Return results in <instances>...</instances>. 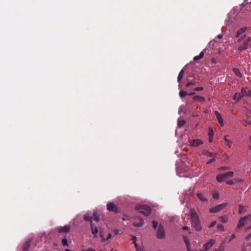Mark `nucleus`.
<instances>
[{
  "label": "nucleus",
  "mask_w": 251,
  "mask_h": 251,
  "mask_svg": "<svg viewBox=\"0 0 251 251\" xmlns=\"http://www.w3.org/2000/svg\"><path fill=\"white\" fill-rule=\"evenodd\" d=\"M190 214L192 226L194 227L196 231H201V226L199 216L196 211L194 209H190Z\"/></svg>",
  "instance_id": "f257e3e1"
},
{
  "label": "nucleus",
  "mask_w": 251,
  "mask_h": 251,
  "mask_svg": "<svg viewBox=\"0 0 251 251\" xmlns=\"http://www.w3.org/2000/svg\"><path fill=\"white\" fill-rule=\"evenodd\" d=\"M251 41V37L246 34L241 36L239 37L238 42L239 43L238 50H246Z\"/></svg>",
  "instance_id": "f03ea898"
},
{
  "label": "nucleus",
  "mask_w": 251,
  "mask_h": 251,
  "mask_svg": "<svg viewBox=\"0 0 251 251\" xmlns=\"http://www.w3.org/2000/svg\"><path fill=\"white\" fill-rule=\"evenodd\" d=\"M249 223H251V226L248 227V229L251 228V214H248L245 217L241 218L238 221L237 228L242 227Z\"/></svg>",
  "instance_id": "7ed1b4c3"
},
{
  "label": "nucleus",
  "mask_w": 251,
  "mask_h": 251,
  "mask_svg": "<svg viewBox=\"0 0 251 251\" xmlns=\"http://www.w3.org/2000/svg\"><path fill=\"white\" fill-rule=\"evenodd\" d=\"M136 209L138 211L139 213H142L146 216L149 215L151 211L150 206L147 205H138L136 207Z\"/></svg>",
  "instance_id": "20e7f679"
},
{
  "label": "nucleus",
  "mask_w": 251,
  "mask_h": 251,
  "mask_svg": "<svg viewBox=\"0 0 251 251\" xmlns=\"http://www.w3.org/2000/svg\"><path fill=\"white\" fill-rule=\"evenodd\" d=\"M233 175L234 173L232 171L223 174H220L217 176L216 180L219 182H222L227 178L232 177L233 176Z\"/></svg>",
  "instance_id": "39448f33"
},
{
  "label": "nucleus",
  "mask_w": 251,
  "mask_h": 251,
  "mask_svg": "<svg viewBox=\"0 0 251 251\" xmlns=\"http://www.w3.org/2000/svg\"><path fill=\"white\" fill-rule=\"evenodd\" d=\"M228 205V203H223L215 206L209 209L210 213H216L223 210L224 208L226 207Z\"/></svg>",
  "instance_id": "423d86ee"
},
{
  "label": "nucleus",
  "mask_w": 251,
  "mask_h": 251,
  "mask_svg": "<svg viewBox=\"0 0 251 251\" xmlns=\"http://www.w3.org/2000/svg\"><path fill=\"white\" fill-rule=\"evenodd\" d=\"M157 238L159 239H164L165 237V231L162 226H159L156 233Z\"/></svg>",
  "instance_id": "0eeeda50"
},
{
  "label": "nucleus",
  "mask_w": 251,
  "mask_h": 251,
  "mask_svg": "<svg viewBox=\"0 0 251 251\" xmlns=\"http://www.w3.org/2000/svg\"><path fill=\"white\" fill-rule=\"evenodd\" d=\"M189 143L191 147H197L203 144V142L199 139L189 140Z\"/></svg>",
  "instance_id": "6e6552de"
},
{
  "label": "nucleus",
  "mask_w": 251,
  "mask_h": 251,
  "mask_svg": "<svg viewBox=\"0 0 251 251\" xmlns=\"http://www.w3.org/2000/svg\"><path fill=\"white\" fill-rule=\"evenodd\" d=\"M107 209L109 211H112L115 213L118 212V208L117 207L116 205L113 202L108 203L107 204Z\"/></svg>",
  "instance_id": "1a4fd4ad"
},
{
  "label": "nucleus",
  "mask_w": 251,
  "mask_h": 251,
  "mask_svg": "<svg viewBox=\"0 0 251 251\" xmlns=\"http://www.w3.org/2000/svg\"><path fill=\"white\" fill-rule=\"evenodd\" d=\"M216 243V240L213 239H211L204 245V249L205 251H207L210 249Z\"/></svg>",
  "instance_id": "9d476101"
},
{
  "label": "nucleus",
  "mask_w": 251,
  "mask_h": 251,
  "mask_svg": "<svg viewBox=\"0 0 251 251\" xmlns=\"http://www.w3.org/2000/svg\"><path fill=\"white\" fill-rule=\"evenodd\" d=\"M71 226L66 225L64 226H60L57 228V231L60 233H67L70 230Z\"/></svg>",
  "instance_id": "9b49d317"
},
{
  "label": "nucleus",
  "mask_w": 251,
  "mask_h": 251,
  "mask_svg": "<svg viewBox=\"0 0 251 251\" xmlns=\"http://www.w3.org/2000/svg\"><path fill=\"white\" fill-rule=\"evenodd\" d=\"M245 91L244 90V88H243L241 90V91L240 93H236L234 96V100H236V101H239L241 99L245 96Z\"/></svg>",
  "instance_id": "f8f14e48"
},
{
  "label": "nucleus",
  "mask_w": 251,
  "mask_h": 251,
  "mask_svg": "<svg viewBox=\"0 0 251 251\" xmlns=\"http://www.w3.org/2000/svg\"><path fill=\"white\" fill-rule=\"evenodd\" d=\"M215 115L216 116V118L218 120L219 123L220 124V125L221 126H224V122H223V118H222L221 115L217 111H215Z\"/></svg>",
  "instance_id": "ddd939ff"
},
{
  "label": "nucleus",
  "mask_w": 251,
  "mask_h": 251,
  "mask_svg": "<svg viewBox=\"0 0 251 251\" xmlns=\"http://www.w3.org/2000/svg\"><path fill=\"white\" fill-rule=\"evenodd\" d=\"M135 220L137 221V222H134L133 223V225L135 226H141L143 224V221L142 219H141V218H136Z\"/></svg>",
  "instance_id": "4468645a"
},
{
  "label": "nucleus",
  "mask_w": 251,
  "mask_h": 251,
  "mask_svg": "<svg viewBox=\"0 0 251 251\" xmlns=\"http://www.w3.org/2000/svg\"><path fill=\"white\" fill-rule=\"evenodd\" d=\"M30 244H31L30 240H28L26 242H25L23 246V250L24 251H27L29 249Z\"/></svg>",
  "instance_id": "2eb2a0df"
},
{
  "label": "nucleus",
  "mask_w": 251,
  "mask_h": 251,
  "mask_svg": "<svg viewBox=\"0 0 251 251\" xmlns=\"http://www.w3.org/2000/svg\"><path fill=\"white\" fill-rule=\"evenodd\" d=\"M193 99L194 100H196L201 103H203L205 101L204 98L202 96H196Z\"/></svg>",
  "instance_id": "dca6fc26"
},
{
  "label": "nucleus",
  "mask_w": 251,
  "mask_h": 251,
  "mask_svg": "<svg viewBox=\"0 0 251 251\" xmlns=\"http://www.w3.org/2000/svg\"><path fill=\"white\" fill-rule=\"evenodd\" d=\"M224 141L226 143V145L229 148H231L232 145V141L227 138L226 136L224 137Z\"/></svg>",
  "instance_id": "f3484780"
},
{
  "label": "nucleus",
  "mask_w": 251,
  "mask_h": 251,
  "mask_svg": "<svg viewBox=\"0 0 251 251\" xmlns=\"http://www.w3.org/2000/svg\"><path fill=\"white\" fill-rule=\"evenodd\" d=\"M205 50V49L202 51L198 55L195 56L193 58L194 61H197L202 58L204 56V52Z\"/></svg>",
  "instance_id": "a211bd4d"
},
{
  "label": "nucleus",
  "mask_w": 251,
  "mask_h": 251,
  "mask_svg": "<svg viewBox=\"0 0 251 251\" xmlns=\"http://www.w3.org/2000/svg\"><path fill=\"white\" fill-rule=\"evenodd\" d=\"M219 219L222 223H226L228 221V217L227 215H224L219 217Z\"/></svg>",
  "instance_id": "6ab92c4d"
},
{
  "label": "nucleus",
  "mask_w": 251,
  "mask_h": 251,
  "mask_svg": "<svg viewBox=\"0 0 251 251\" xmlns=\"http://www.w3.org/2000/svg\"><path fill=\"white\" fill-rule=\"evenodd\" d=\"M91 230L92 233L94 235V237L96 238L97 236V233H98V228L97 227H93L92 223H91Z\"/></svg>",
  "instance_id": "aec40b11"
},
{
  "label": "nucleus",
  "mask_w": 251,
  "mask_h": 251,
  "mask_svg": "<svg viewBox=\"0 0 251 251\" xmlns=\"http://www.w3.org/2000/svg\"><path fill=\"white\" fill-rule=\"evenodd\" d=\"M233 71L234 72L235 74L237 76H238L239 77H241L242 76V74L241 73L240 71H239V70L238 69H237V68H233Z\"/></svg>",
  "instance_id": "412c9836"
},
{
  "label": "nucleus",
  "mask_w": 251,
  "mask_h": 251,
  "mask_svg": "<svg viewBox=\"0 0 251 251\" xmlns=\"http://www.w3.org/2000/svg\"><path fill=\"white\" fill-rule=\"evenodd\" d=\"M197 197L198 198L202 201H207V199L205 198L203 194L201 193H198L197 194Z\"/></svg>",
  "instance_id": "4be33fe9"
},
{
  "label": "nucleus",
  "mask_w": 251,
  "mask_h": 251,
  "mask_svg": "<svg viewBox=\"0 0 251 251\" xmlns=\"http://www.w3.org/2000/svg\"><path fill=\"white\" fill-rule=\"evenodd\" d=\"M203 154L205 156H207L208 157H214L215 156V153L210 152L208 151H204L203 152Z\"/></svg>",
  "instance_id": "5701e85b"
},
{
  "label": "nucleus",
  "mask_w": 251,
  "mask_h": 251,
  "mask_svg": "<svg viewBox=\"0 0 251 251\" xmlns=\"http://www.w3.org/2000/svg\"><path fill=\"white\" fill-rule=\"evenodd\" d=\"M183 75H184V71L183 70H182L179 72L178 77H177V81L178 82H180L181 80L182 77H183Z\"/></svg>",
  "instance_id": "b1692460"
},
{
  "label": "nucleus",
  "mask_w": 251,
  "mask_h": 251,
  "mask_svg": "<svg viewBox=\"0 0 251 251\" xmlns=\"http://www.w3.org/2000/svg\"><path fill=\"white\" fill-rule=\"evenodd\" d=\"M217 228L218 231L223 232L225 230L224 226L222 224H218Z\"/></svg>",
  "instance_id": "393cba45"
},
{
  "label": "nucleus",
  "mask_w": 251,
  "mask_h": 251,
  "mask_svg": "<svg viewBox=\"0 0 251 251\" xmlns=\"http://www.w3.org/2000/svg\"><path fill=\"white\" fill-rule=\"evenodd\" d=\"M185 122L184 120L179 119L177 121L178 126L181 127L185 124Z\"/></svg>",
  "instance_id": "a878e982"
},
{
  "label": "nucleus",
  "mask_w": 251,
  "mask_h": 251,
  "mask_svg": "<svg viewBox=\"0 0 251 251\" xmlns=\"http://www.w3.org/2000/svg\"><path fill=\"white\" fill-rule=\"evenodd\" d=\"M84 219L86 221H90L92 223V217H90L88 214H86L84 217Z\"/></svg>",
  "instance_id": "bb28decb"
},
{
  "label": "nucleus",
  "mask_w": 251,
  "mask_h": 251,
  "mask_svg": "<svg viewBox=\"0 0 251 251\" xmlns=\"http://www.w3.org/2000/svg\"><path fill=\"white\" fill-rule=\"evenodd\" d=\"M137 251H145V249L143 246H138L137 244H135V246Z\"/></svg>",
  "instance_id": "cd10ccee"
},
{
  "label": "nucleus",
  "mask_w": 251,
  "mask_h": 251,
  "mask_svg": "<svg viewBox=\"0 0 251 251\" xmlns=\"http://www.w3.org/2000/svg\"><path fill=\"white\" fill-rule=\"evenodd\" d=\"M187 95V93L186 92L184 91H183V90H180L179 91V95L180 97L181 98H183L185 96H186V95Z\"/></svg>",
  "instance_id": "c85d7f7f"
},
{
  "label": "nucleus",
  "mask_w": 251,
  "mask_h": 251,
  "mask_svg": "<svg viewBox=\"0 0 251 251\" xmlns=\"http://www.w3.org/2000/svg\"><path fill=\"white\" fill-rule=\"evenodd\" d=\"M246 30V28H241L237 32L236 37H239V35L244 32Z\"/></svg>",
  "instance_id": "c756f323"
},
{
  "label": "nucleus",
  "mask_w": 251,
  "mask_h": 251,
  "mask_svg": "<svg viewBox=\"0 0 251 251\" xmlns=\"http://www.w3.org/2000/svg\"><path fill=\"white\" fill-rule=\"evenodd\" d=\"M244 90L245 91V96H251V90H247L246 88H244Z\"/></svg>",
  "instance_id": "7c9ffc66"
},
{
  "label": "nucleus",
  "mask_w": 251,
  "mask_h": 251,
  "mask_svg": "<svg viewBox=\"0 0 251 251\" xmlns=\"http://www.w3.org/2000/svg\"><path fill=\"white\" fill-rule=\"evenodd\" d=\"M92 219L96 222H98L99 221V218L97 216V214L96 212H94L93 216H92Z\"/></svg>",
  "instance_id": "2f4dec72"
},
{
  "label": "nucleus",
  "mask_w": 251,
  "mask_h": 251,
  "mask_svg": "<svg viewBox=\"0 0 251 251\" xmlns=\"http://www.w3.org/2000/svg\"><path fill=\"white\" fill-rule=\"evenodd\" d=\"M208 136H214V131L211 127H209L208 129Z\"/></svg>",
  "instance_id": "473e14b6"
},
{
  "label": "nucleus",
  "mask_w": 251,
  "mask_h": 251,
  "mask_svg": "<svg viewBox=\"0 0 251 251\" xmlns=\"http://www.w3.org/2000/svg\"><path fill=\"white\" fill-rule=\"evenodd\" d=\"M62 244L63 246H65L68 245V241L66 238H64L62 240Z\"/></svg>",
  "instance_id": "72a5a7b5"
},
{
  "label": "nucleus",
  "mask_w": 251,
  "mask_h": 251,
  "mask_svg": "<svg viewBox=\"0 0 251 251\" xmlns=\"http://www.w3.org/2000/svg\"><path fill=\"white\" fill-rule=\"evenodd\" d=\"M244 208V207L242 205H239V208H238V213L239 214H241Z\"/></svg>",
  "instance_id": "f704fd0d"
},
{
  "label": "nucleus",
  "mask_w": 251,
  "mask_h": 251,
  "mask_svg": "<svg viewBox=\"0 0 251 251\" xmlns=\"http://www.w3.org/2000/svg\"><path fill=\"white\" fill-rule=\"evenodd\" d=\"M230 169V168L228 167H222L221 168H220L219 169V170L220 171H225V170H229Z\"/></svg>",
  "instance_id": "c9c22d12"
},
{
  "label": "nucleus",
  "mask_w": 251,
  "mask_h": 251,
  "mask_svg": "<svg viewBox=\"0 0 251 251\" xmlns=\"http://www.w3.org/2000/svg\"><path fill=\"white\" fill-rule=\"evenodd\" d=\"M216 224V221H213L211 223V224H210V225L209 226V228H211L213 226H215V225Z\"/></svg>",
  "instance_id": "e433bc0d"
},
{
  "label": "nucleus",
  "mask_w": 251,
  "mask_h": 251,
  "mask_svg": "<svg viewBox=\"0 0 251 251\" xmlns=\"http://www.w3.org/2000/svg\"><path fill=\"white\" fill-rule=\"evenodd\" d=\"M132 240L133 241V243L134 244V246H135V244L136 243V237L135 236H132Z\"/></svg>",
  "instance_id": "4c0bfd02"
},
{
  "label": "nucleus",
  "mask_w": 251,
  "mask_h": 251,
  "mask_svg": "<svg viewBox=\"0 0 251 251\" xmlns=\"http://www.w3.org/2000/svg\"><path fill=\"white\" fill-rule=\"evenodd\" d=\"M184 241H185V243L186 246H187L188 250H189V248L188 247V246L189 245V242L188 240L187 239H185Z\"/></svg>",
  "instance_id": "58836bf2"
},
{
  "label": "nucleus",
  "mask_w": 251,
  "mask_h": 251,
  "mask_svg": "<svg viewBox=\"0 0 251 251\" xmlns=\"http://www.w3.org/2000/svg\"><path fill=\"white\" fill-rule=\"evenodd\" d=\"M215 161V157H212V159H211L210 160H209L207 162V164H210L211 163H212L213 162Z\"/></svg>",
  "instance_id": "ea45409f"
},
{
  "label": "nucleus",
  "mask_w": 251,
  "mask_h": 251,
  "mask_svg": "<svg viewBox=\"0 0 251 251\" xmlns=\"http://www.w3.org/2000/svg\"><path fill=\"white\" fill-rule=\"evenodd\" d=\"M235 237H236L235 234H232L231 235L230 238V239L229 240V242H230L232 239H234Z\"/></svg>",
  "instance_id": "a19ab883"
},
{
  "label": "nucleus",
  "mask_w": 251,
  "mask_h": 251,
  "mask_svg": "<svg viewBox=\"0 0 251 251\" xmlns=\"http://www.w3.org/2000/svg\"><path fill=\"white\" fill-rule=\"evenodd\" d=\"M81 251H96L95 250L92 249V248H89L87 250L83 249L81 250Z\"/></svg>",
  "instance_id": "79ce46f5"
},
{
  "label": "nucleus",
  "mask_w": 251,
  "mask_h": 251,
  "mask_svg": "<svg viewBox=\"0 0 251 251\" xmlns=\"http://www.w3.org/2000/svg\"><path fill=\"white\" fill-rule=\"evenodd\" d=\"M152 225H153V227L155 229L157 227V223L155 222V221H153L152 222Z\"/></svg>",
  "instance_id": "37998d69"
},
{
  "label": "nucleus",
  "mask_w": 251,
  "mask_h": 251,
  "mask_svg": "<svg viewBox=\"0 0 251 251\" xmlns=\"http://www.w3.org/2000/svg\"><path fill=\"white\" fill-rule=\"evenodd\" d=\"M226 184H228V185H232L233 184V181L231 180H227L226 182Z\"/></svg>",
  "instance_id": "c03bdc74"
},
{
  "label": "nucleus",
  "mask_w": 251,
  "mask_h": 251,
  "mask_svg": "<svg viewBox=\"0 0 251 251\" xmlns=\"http://www.w3.org/2000/svg\"><path fill=\"white\" fill-rule=\"evenodd\" d=\"M203 90V88L202 87H196L194 90L195 91H201Z\"/></svg>",
  "instance_id": "a18cd8bd"
},
{
  "label": "nucleus",
  "mask_w": 251,
  "mask_h": 251,
  "mask_svg": "<svg viewBox=\"0 0 251 251\" xmlns=\"http://www.w3.org/2000/svg\"><path fill=\"white\" fill-rule=\"evenodd\" d=\"M213 198L215 199H217L219 198V194H215L213 195Z\"/></svg>",
  "instance_id": "49530a36"
},
{
  "label": "nucleus",
  "mask_w": 251,
  "mask_h": 251,
  "mask_svg": "<svg viewBox=\"0 0 251 251\" xmlns=\"http://www.w3.org/2000/svg\"><path fill=\"white\" fill-rule=\"evenodd\" d=\"M194 83H193V82H188V83L186 85V87H189V86H190V85H194Z\"/></svg>",
  "instance_id": "de8ad7c7"
},
{
  "label": "nucleus",
  "mask_w": 251,
  "mask_h": 251,
  "mask_svg": "<svg viewBox=\"0 0 251 251\" xmlns=\"http://www.w3.org/2000/svg\"><path fill=\"white\" fill-rule=\"evenodd\" d=\"M213 137L214 136H209V142L210 143L212 142L213 140Z\"/></svg>",
  "instance_id": "09e8293b"
},
{
  "label": "nucleus",
  "mask_w": 251,
  "mask_h": 251,
  "mask_svg": "<svg viewBox=\"0 0 251 251\" xmlns=\"http://www.w3.org/2000/svg\"><path fill=\"white\" fill-rule=\"evenodd\" d=\"M251 238V233L246 237V239L249 240Z\"/></svg>",
  "instance_id": "8fccbe9b"
},
{
  "label": "nucleus",
  "mask_w": 251,
  "mask_h": 251,
  "mask_svg": "<svg viewBox=\"0 0 251 251\" xmlns=\"http://www.w3.org/2000/svg\"><path fill=\"white\" fill-rule=\"evenodd\" d=\"M224 251V248L222 246L220 247L219 251Z\"/></svg>",
  "instance_id": "3c124183"
},
{
  "label": "nucleus",
  "mask_w": 251,
  "mask_h": 251,
  "mask_svg": "<svg viewBox=\"0 0 251 251\" xmlns=\"http://www.w3.org/2000/svg\"><path fill=\"white\" fill-rule=\"evenodd\" d=\"M182 228L184 230H188V229H189V227H188V226H183Z\"/></svg>",
  "instance_id": "603ef678"
},
{
  "label": "nucleus",
  "mask_w": 251,
  "mask_h": 251,
  "mask_svg": "<svg viewBox=\"0 0 251 251\" xmlns=\"http://www.w3.org/2000/svg\"><path fill=\"white\" fill-rule=\"evenodd\" d=\"M111 237V234L110 233L108 234V237L107 239H110Z\"/></svg>",
  "instance_id": "864d4df0"
},
{
  "label": "nucleus",
  "mask_w": 251,
  "mask_h": 251,
  "mask_svg": "<svg viewBox=\"0 0 251 251\" xmlns=\"http://www.w3.org/2000/svg\"><path fill=\"white\" fill-rule=\"evenodd\" d=\"M246 122L247 124H248L249 125H251V120L250 121H246Z\"/></svg>",
  "instance_id": "5fc2aeb1"
},
{
  "label": "nucleus",
  "mask_w": 251,
  "mask_h": 251,
  "mask_svg": "<svg viewBox=\"0 0 251 251\" xmlns=\"http://www.w3.org/2000/svg\"><path fill=\"white\" fill-rule=\"evenodd\" d=\"M194 93H192H192H189L188 95H194Z\"/></svg>",
  "instance_id": "6e6d98bb"
},
{
  "label": "nucleus",
  "mask_w": 251,
  "mask_h": 251,
  "mask_svg": "<svg viewBox=\"0 0 251 251\" xmlns=\"http://www.w3.org/2000/svg\"><path fill=\"white\" fill-rule=\"evenodd\" d=\"M218 37L219 39H221V38L222 37V36H221V35H219L218 36Z\"/></svg>",
  "instance_id": "4d7b16f0"
},
{
  "label": "nucleus",
  "mask_w": 251,
  "mask_h": 251,
  "mask_svg": "<svg viewBox=\"0 0 251 251\" xmlns=\"http://www.w3.org/2000/svg\"><path fill=\"white\" fill-rule=\"evenodd\" d=\"M65 251H71L69 249H66Z\"/></svg>",
  "instance_id": "13d9d810"
},
{
  "label": "nucleus",
  "mask_w": 251,
  "mask_h": 251,
  "mask_svg": "<svg viewBox=\"0 0 251 251\" xmlns=\"http://www.w3.org/2000/svg\"><path fill=\"white\" fill-rule=\"evenodd\" d=\"M113 249H111V251H113Z\"/></svg>",
  "instance_id": "bf43d9fd"
},
{
  "label": "nucleus",
  "mask_w": 251,
  "mask_h": 251,
  "mask_svg": "<svg viewBox=\"0 0 251 251\" xmlns=\"http://www.w3.org/2000/svg\"><path fill=\"white\" fill-rule=\"evenodd\" d=\"M100 251H103L102 250H100Z\"/></svg>",
  "instance_id": "052dcab7"
},
{
  "label": "nucleus",
  "mask_w": 251,
  "mask_h": 251,
  "mask_svg": "<svg viewBox=\"0 0 251 251\" xmlns=\"http://www.w3.org/2000/svg\"><path fill=\"white\" fill-rule=\"evenodd\" d=\"M114 251H117V250H115Z\"/></svg>",
  "instance_id": "680f3d73"
}]
</instances>
